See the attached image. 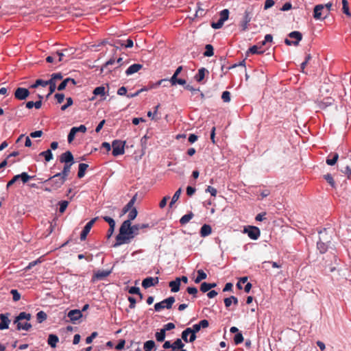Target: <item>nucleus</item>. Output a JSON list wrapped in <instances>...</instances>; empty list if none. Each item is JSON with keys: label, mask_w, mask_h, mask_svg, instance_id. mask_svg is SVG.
I'll use <instances>...</instances> for the list:
<instances>
[{"label": "nucleus", "mask_w": 351, "mask_h": 351, "mask_svg": "<svg viewBox=\"0 0 351 351\" xmlns=\"http://www.w3.org/2000/svg\"><path fill=\"white\" fill-rule=\"evenodd\" d=\"M210 290L209 289V283L208 282H202L200 286V291L203 293H206Z\"/></svg>", "instance_id": "338daca9"}, {"label": "nucleus", "mask_w": 351, "mask_h": 351, "mask_svg": "<svg viewBox=\"0 0 351 351\" xmlns=\"http://www.w3.org/2000/svg\"><path fill=\"white\" fill-rule=\"evenodd\" d=\"M324 179L330 184L332 187L335 186V182L332 176L329 173L324 175Z\"/></svg>", "instance_id": "6e6d98bb"}, {"label": "nucleus", "mask_w": 351, "mask_h": 351, "mask_svg": "<svg viewBox=\"0 0 351 351\" xmlns=\"http://www.w3.org/2000/svg\"><path fill=\"white\" fill-rule=\"evenodd\" d=\"M159 282L158 277H147L145 278L142 282V286L144 289H148L151 287H154L157 285Z\"/></svg>", "instance_id": "4468645a"}, {"label": "nucleus", "mask_w": 351, "mask_h": 351, "mask_svg": "<svg viewBox=\"0 0 351 351\" xmlns=\"http://www.w3.org/2000/svg\"><path fill=\"white\" fill-rule=\"evenodd\" d=\"M97 335H98V333H97V332H92V333H91V335H90L89 337H86V343L87 344H90V343H91L93 342V339H94L95 337H97Z\"/></svg>", "instance_id": "e2e57ef3"}, {"label": "nucleus", "mask_w": 351, "mask_h": 351, "mask_svg": "<svg viewBox=\"0 0 351 351\" xmlns=\"http://www.w3.org/2000/svg\"><path fill=\"white\" fill-rule=\"evenodd\" d=\"M334 102V99L331 97H326L323 100L319 101V107L321 109H324L327 108L328 106H331Z\"/></svg>", "instance_id": "b1692460"}, {"label": "nucleus", "mask_w": 351, "mask_h": 351, "mask_svg": "<svg viewBox=\"0 0 351 351\" xmlns=\"http://www.w3.org/2000/svg\"><path fill=\"white\" fill-rule=\"evenodd\" d=\"M288 36L290 38H293L295 40H291L288 38H286L285 40V43L287 45H289V46L292 45L297 46V45H298L300 41L302 39V34L300 32H298V31L291 32V33L289 34Z\"/></svg>", "instance_id": "1a4fd4ad"}, {"label": "nucleus", "mask_w": 351, "mask_h": 351, "mask_svg": "<svg viewBox=\"0 0 351 351\" xmlns=\"http://www.w3.org/2000/svg\"><path fill=\"white\" fill-rule=\"evenodd\" d=\"M66 180L60 176V174L56 173L54 176L49 178L47 180L41 181V182L49 184L50 185V187H45L44 189L45 191L51 192L60 189L64 184Z\"/></svg>", "instance_id": "f257e3e1"}, {"label": "nucleus", "mask_w": 351, "mask_h": 351, "mask_svg": "<svg viewBox=\"0 0 351 351\" xmlns=\"http://www.w3.org/2000/svg\"><path fill=\"white\" fill-rule=\"evenodd\" d=\"M67 316L71 322L75 323L76 321L79 320L82 317V313L80 310L73 309L68 313Z\"/></svg>", "instance_id": "f3484780"}, {"label": "nucleus", "mask_w": 351, "mask_h": 351, "mask_svg": "<svg viewBox=\"0 0 351 351\" xmlns=\"http://www.w3.org/2000/svg\"><path fill=\"white\" fill-rule=\"evenodd\" d=\"M181 193H182V189L181 188L178 189L176 191V193H174L173 196L172 197L171 201V202L169 204V206L170 207H172L173 204L178 201V199H179V197H180V196L181 195Z\"/></svg>", "instance_id": "e433bc0d"}, {"label": "nucleus", "mask_w": 351, "mask_h": 351, "mask_svg": "<svg viewBox=\"0 0 351 351\" xmlns=\"http://www.w3.org/2000/svg\"><path fill=\"white\" fill-rule=\"evenodd\" d=\"M212 232V228L210 225L204 224L200 229V235L202 237H206L210 235Z\"/></svg>", "instance_id": "393cba45"}, {"label": "nucleus", "mask_w": 351, "mask_h": 351, "mask_svg": "<svg viewBox=\"0 0 351 351\" xmlns=\"http://www.w3.org/2000/svg\"><path fill=\"white\" fill-rule=\"evenodd\" d=\"M59 341V338L56 335L50 334L49 335L47 343L53 348H56L57 343Z\"/></svg>", "instance_id": "4be33fe9"}, {"label": "nucleus", "mask_w": 351, "mask_h": 351, "mask_svg": "<svg viewBox=\"0 0 351 351\" xmlns=\"http://www.w3.org/2000/svg\"><path fill=\"white\" fill-rule=\"evenodd\" d=\"M93 94L95 95L104 96L105 95V87L102 86L96 87L93 90Z\"/></svg>", "instance_id": "09e8293b"}, {"label": "nucleus", "mask_w": 351, "mask_h": 351, "mask_svg": "<svg viewBox=\"0 0 351 351\" xmlns=\"http://www.w3.org/2000/svg\"><path fill=\"white\" fill-rule=\"evenodd\" d=\"M206 51L204 53V56L206 57H211L214 54V49L213 45L208 44L205 47Z\"/></svg>", "instance_id": "c9c22d12"}, {"label": "nucleus", "mask_w": 351, "mask_h": 351, "mask_svg": "<svg viewBox=\"0 0 351 351\" xmlns=\"http://www.w3.org/2000/svg\"><path fill=\"white\" fill-rule=\"evenodd\" d=\"M19 179L21 180L23 183H26L28 182V180L31 178H34L35 176H29L26 172H23L21 174H19Z\"/></svg>", "instance_id": "a18cd8bd"}, {"label": "nucleus", "mask_w": 351, "mask_h": 351, "mask_svg": "<svg viewBox=\"0 0 351 351\" xmlns=\"http://www.w3.org/2000/svg\"><path fill=\"white\" fill-rule=\"evenodd\" d=\"M10 313H1L0 314V330H5L9 328V324L10 323V319H9Z\"/></svg>", "instance_id": "ddd939ff"}, {"label": "nucleus", "mask_w": 351, "mask_h": 351, "mask_svg": "<svg viewBox=\"0 0 351 351\" xmlns=\"http://www.w3.org/2000/svg\"><path fill=\"white\" fill-rule=\"evenodd\" d=\"M234 341L238 345L243 341V337L241 332H237L234 337Z\"/></svg>", "instance_id": "603ef678"}, {"label": "nucleus", "mask_w": 351, "mask_h": 351, "mask_svg": "<svg viewBox=\"0 0 351 351\" xmlns=\"http://www.w3.org/2000/svg\"><path fill=\"white\" fill-rule=\"evenodd\" d=\"M32 328V324L29 322H25V323H19L17 326V330H29Z\"/></svg>", "instance_id": "ea45409f"}, {"label": "nucleus", "mask_w": 351, "mask_h": 351, "mask_svg": "<svg viewBox=\"0 0 351 351\" xmlns=\"http://www.w3.org/2000/svg\"><path fill=\"white\" fill-rule=\"evenodd\" d=\"M88 167V165L86 163H80L79 165V169H78V173H77V177L79 178H82L85 175V171Z\"/></svg>", "instance_id": "c85d7f7f"}, {"label": "nucleus", "mask_w": 351, "mask_h": 351, "mask_svg": "<svg viewBox=\"0 0 351 351\" xmlns=\"http://www.w3.org/2000/svg\"><path fill=\"white\" fill-rule=\"evenodd\" d=\"M329 14L328 10L326 9L323 4H319L315 6L313 12V17L316 20H323Z\"/></svg>", "instance_id": "39448f33"}, {"label": "nucleus", "mask_w": 351, "mask_h": 351, "mask_svg": "<svg viewBox=\"0 0 351 351\" xmlns=\"http://www.w3.org/2000/svg\"><path fill=\"white\" fill-rule=\"evenodd\" d=\"M116 63V60L114 58H110L109 60H108L101 68V72H104L105 70H106V72L110 73L111 72V69H109L110 66H112Z\"/></svg>", "instance_id": "a878e982"}, {"label": "nucleus", "mask_w": 351, "mask_h": 351, "mask_svg": "<svg viewBox=\"0 0 351 351\" xmlns=\"http://www.w3.org/2000/svg\"><path fill=\"white\" fill-rule=\"evenodd\" d=\"M155 347V342L153 340L147 341L144 343L145 351H152V350Z\"/></svg>", "instance_id": "79ce46f5"}, {"label": "nucleus", "mask_w": 351, "mask_h": 351, "mask_svg": "<svg viewBox=\"0 0 351 351\" xmlns=\"http://www.w3.org/2000/svg\"><path fill=\"white\" fill-rule=\"evenodd\" d=\"M232 302L234 304H237L238 299L235 296H230L224 299V304L226 307H229L232 304Z\"/></svg>", "instance_id": "f704fd0d"}, {"label": "nucleus", "mask_w": 351, "mask_h": 351, "mask_svg": "<svg viewBox=\"0 0 351 351\" xmlns=\"http://www.w3.org/2000/svg\"><path fill=\"white\" fill-rule=\"evenodd\" d=\"M221 99L224 102H229L230 101V93L226 90L222 93Z\"/></svg>", "instance_id": "052dcab7"}, {"label": "nucleus", "mask_w": 351, "mask_h": 351, "mask_svg": "<svg viewBox=\"0 0 351 351\" xmlns=\"http://www.w3.org/2000/svg\"><path fill=\"white\" fill-rule=\"evenodd\" d=\"M138 212L136 208H132L131 210L129 211V214L128 215V219L126 221H130L132 223L137 216Z\"/></svg>", "instance_id": "58836bf2"}, {"label": "nucleus", "mask_w": 351, "mask_h": 351, "mask_svg": "<svg viewBox=\"0 0 351 351\" xmlns=\"http://www.w3.org/2000/svg\"><path fill=\"white\" fill-rule=\"evenodd\" d=\"M229 10L228 9H224L219 12V18L226 21L229 17Z\"/></svg>", "instance_id": "3c124183"}, {"label": "nucleus", "mask_w": 351, "mask_h": 351, "mask_svg": "<svg viewBox=\"0 0 351 351\" xmlns=\"http://www.w3.org/2000/svg\"><path fill=\"white\" fill-rule=\"evenodd\" d=\"M193 216H194L193 213L192 212H190L188 214L183 215L180 218V223L182 225H184V224L187 223L193 217Z\"/></svg>", "instance_id": "2f4dec72"}, {"label": "nucleus", "mask_w": 351, "mask_h": 351, "mask_svg": "<svg viewBox=\"0 0 351 351\" xmlns=\"http://www.w3.org/2000/svg\"><path fill=\"white\" fill-rule=\"evenodd\" d=\"M97 217L92 219L90 221H88L86 226H84V229L82 230L81 234H80V239L82 241H84L86 239L87 234L89 233L92 226L95 223V222L97 221Z\"/></svg>", "instance_id": "f8f14e48"}, {"label": "nucleus", "mask_w": 351, "mask_h": 351, "mask_svg": "<svg viewBox=\"0 0 351 351\" xmlns=\"http://www.w3.org/2000/svg\"><path fill=\"white\" fill-rule=\"evenodd\" d=\"M342 5H343V8H342L343 12L345 14H346L347 16H351V13H350V10H349L348 1L347 0H342Z\"/></svg>", "instance_id": "c03bdc74"}, {"label": "nucleus", "mask_w": 351, "mask_h": 351, "mask_svg": "<svg viewBox=\"0 0 351 351\" xmlns=\"http://www.w3.org/2000/svg\"><path fill=\"white\" fill-rule=\"evenodd\" d=\"M112 273V270H98L94 273L92 281L102 280Z\"/></svg>", "instance_id": "9b49d317"}, {"label": "nucleus", "mask_w": 351, "mask_h": 351, "mask_svg": "<svg viewBox=\"0 0 351 351\" xmlns=\"http://www.w3.org/2000/svg\"><path fill=\"white\" fill-rule=\"evenodd\" d=\"M178 75L173 74L171 77L168 80V82H167V84H171V86H175L177 84V81H178Z\"/></svg>", "instance_id": "69168bd1"}, {"label": "nucleus", "mask_w": 351, "mask_h": 351, "mask_svg": "<svg viewBox=\"0 0 351 351\" xmlns=\"http://www.w3.org/2000/svg\"><path fill=\"white\" fill-rule=\"evenodd\" d=\"M137 195H134L132 198L128 202V203L123 208L122 215L126 214L128 212L132 210L134 207V204L136 200Z\"/></svg>", "instance_id": "6ab92c4d"}, {"label": "nucleus", "mask_w": 351, "mask_h": 351, "mask_svg": "<svg viewBox=\"0 0 351 351\" xmlns=\"http://www.w3.org/2000/svg\"><path fill=\"white\" fill-rule=\"evenodd\" d=\"M125 141H122L121 140L113 141L112 143V155L114 156H117L123 154L125 152Z\"/></svg>", "instance_id": "423d86ee"}, {"label": "nucleus", "mask_w": 351, "mask_h": 351, "mask_svg": "<svg viewBox=\"0 0 351 351\" xmlns=\"http://www.w3.org/2000/svg\"><path fill=\"white\" fill-rule=\"evenodd\" d=\"M341 171L347 175L348 178H351V167L348 166V165H345L344 167H342L341 169Z\"/></svg>", "instance_id": "5fc2aeb1"}, {"label": "nucleus", "mask_w": 351, "mask_h": 351, "mask_svg": "<svg viewBox=\"0 0 351 351\" xmlns=\"http://www.w3.org/2000/svg\"><path fill=\"white\" fill-rule=\"evenodd\" d=\"M60 161L65 164H73V156L70 151H66L62 154L60 157Z\"/></svg>", "instance_id": "2eb2a0df"}, {"label": "nucleus", "mask_w": 351, "mask_h": 351, "mask_svg": "<svg viewBox=\"0 0 351 351\" xmlns=\"http://www.w3.org/2000/svg\"><path fill=\"white\" fill-rule=\"evenodd\" d=\"M156 339L158 342H162L165 341L166 337V332L162 328L159 332L155 334Z\"/></svg>", "instance_id": "473e14b6"}, {"label": "nucleus", "mask_w": 351, "mask_h": 351, "mask_svg": "<svg viewBox=\"0 0 351 351\" xmlns=\"http://www.w3.org/2000/svg\"><path fill=\"white\" fill-rule=\"evenodd\" d=\"M143 68V64H133L128 67V69L125 71V75L127 76L131 75Z\"/></svg>", "instance_id": "a211bd4d"}, {"label": "nucleus", "mask_w": 351, "mask_h": 351, "mask_svg": "<svg viewBox=\"0 0 351 351\" xmlns=\"http://www.w3.org/2000/svg\"><path fill=\"white\" fill-rule=\"evenodd\" d=\"M175 302V298L173 296L169 297L162 301L156 303L154 305V309L156 311H160L162 309L167 308L170 309L172 307L173 304Z\"/></svg>", "instance_id": "0eeeda50"}, {"label": "nucleus", "mask_w": 351, "mask_h": 351, "mask_svg": "<svg viewBox=\"0 0 351 351\" xmlns=\"http://www.w3.org/2000/svg\"><path fill=\"white\" fill-rule=\"evenodd\" d=\"M10 293L12 295L13 300L14 302H17L20 300L21 294L18 292V291L16 289H12Z\"/></svg>", "instance_id": "13d9d810"}, {"label": "nucleus", "mask_w": 351, "mask_h": 351, "mask_svg": "<svg viewBox=\"0 0 351 351\" xmlns=\"http://www.w3.org/2000/svg\"><path fill=\"white\" fill-rule=\"evenodd\" d=\"M206 73H208V70L202 67L198 70L197 74L195 76V79L197 82H201L205 77Z\"/></svg>", "instance_id": "bb28decb"}, {"label": "nucleus", "mask_w": 351, "mask_h": 351, "mask_svg": "<svg viewBox=\"0 0 351 351\" xmlns=\"http://www.w3.org/2000/svg\"><path fill=\"white\" fill-rule=\"evenodd\" d=\"M243 232L247 234V236L252 240H257L261 235V231L259 228L253 226H248L245 227Z\"/></svg>", "instance_id": "6e6552de"}, {"label": "nucleus", "mask_w": 351, "mask_h": 351, "mask_svg": "<svg viewBox=\"0 0 351 351\" xmlns=\"http://www.w3.org/2000/svg\"><path fill=\"white\" fill-rule=\"evenodd\" d=\"M47 85L49 86V93L47 95V97L53 93L56 89V82H52L51 80H47Z\"/></svg>", "instance_id": "8fccbe9b"}, {"label": "nucleus", "mask_w": 351, "mask_h": 351, "mask_svg": "<svg viewBox=\"0 0 351 351\" xmlns=\"http://www.w3.org/2000/svg\"><path fill=\"white\" fill-rule=\"evenodd\" d=\"M47 315L46 313H45L43 311L38 312L36 314V319H37V321L38 323L43 322L47 319Z\"/></svg>", "instance_id": "a19ab883"}, {"label": "nucleus", "mask_w": 351, "mask_h": 351, "mask_svg": "<svg viewBox=\"0 0 351 351\" xmlns=\"http://www.w3.org/2000/svg\"><path fill=\"white\" fill-rule=\"evenodd\" d=\"M171 291L173 293L179 291L180 287V278H176L174 280H172L169 284Z\"/></svg>", "instance_id": "412c9836"}, {"label": "nucleus", "mask_w": 351, "mask_h": 351, "mask_svg": "<svg viewBox=\"0 0 351 351\" xmlns=\"http://www.w3.org/2000/svg\"><path fill=\"white\" fill-rule=\"evenodd\" d=\"M40 156H43L45 158L46 162H49L53 159V154L51 149H47L46 151L42 152L39 154Z\"/></svg>", "instance_id": "c756f323"}, {"label": "nucleus", "mask_w": 351, "mask_h": 351, "mask_svg": "<svg viewBox=\"0 0 351 351\" xmlns=\"http://www.w3.org/2000/svg\"><path fill=\"white\" fill-rule=\"evenodd\" d=\"M131 239L126 230L125 226H121L119 228V233L116 237V243L113 245L114 247H118L122 244L127 243Z\"/></svg>", "instance_id": "7ed1b4c3"}, {"label": "nucleus", "mask_w": 351, "mask_h": 351, "mask_svg": "<svg viewBox=\"0 0 351 351\" xmlns=\"http://www.w3.org/2000/svg\"><path fill=\"white\" fill-rule=\"evenodd\" d=\"M131 224L132 223L130 222V221H124L121 226L123 227L125 226V230H126L128 235H129L132 239L139 234L140 228L138 224H135L134 226H132Z\"/></svg>", "instance_id": "20e7f679"}, {"label": "nucleus", "mask_w": 351, "mask_h": 351, "mask_svg": "<svg viewBox=\"0 0 351 351\" xmlns=\"http://www.w3.org/2000/svg\"><path fill=\"white\" fill-rule=\"evenodd\" d=\"M339 158L338 153H330L326 158V162L327 165L332 166L334 165Z\"/></svg>", "instance_id": "aec40b11"}, {"label": "nucleus", "mask_w": 351, "mask_h": 351, "mask_svg": "<svg viewBox=\"0 0 351 351\" xmlns=\"http://www.w3.org/2000/svg\"><path fill=\"white\" fill-rule=\"evenodd\" d=\"M207 277L206 274L202 269L197 270V276L195 279V283H199L202 280L206 279Z\"/></svg>", "instance_id": "72a5a7b5"}, {"label": "nucleus", "mask_w": 351, "mask_h": 351, "mask_svg": "<svg viewBox=\"0 0 351 351\" xmlns=\"http://www.w3.org/2000/svg\"><path fill=\"white\" fill-rule=\"evenodd\" d=\"M69 82H71L73 85L76 84V81L73 78L67 77L60 84V85L57 88L58 90L60 91L63 90L68 85Z\"/></svg>", "instance_id": "5701e85b"}, {"label": "nucleus", "mask_w": 351, "mask_h": 351, "mask_svg": "<svg viewBox=\"0 0 351 351\" xmlns=\"http://www.w3.org/2000/svg\"><path fill=\"white\" fill-rule=\"evenodd\" d=\"M252 19V13L248 10H246L244 13L243 20L241 23V31L245 32L247 29L248 23L250 22Z\"/></svg>", "instance_id": "dca6fc26"}, {"label": "nucleus", "mask_w": 351, "mask_h": 351, "mask_svg": "<svg viewBox=\"0 0 351 351\" xmlns=\"http://www.w3.org/2000/svg\"><path fill=\"white\" fill-rule=\"evenodd\" d=\"M59 204V212L60 213H63L65 210L66 209L68 205H69V202L68 201H66V200H63V201H60L58 203Z\"/></svg>", "instance_id": "49530a36"}, {"label": "nucleus", "mask_w": 351, "mask_h": 351, "mask_svg": "<svg viewBox=\"0 0 351 351\" xmlns=\"http://www.w3.org/2000/svg\"><path fill=\"white\" fill-rule=\"evenodd\" d=\"M38 86H41L43 87H45L47 86V81L43 80L41 79H38L36 81V82L32 84L30 87L32 88H36Z\"/></svg>", "instance_id": "37998d69"}, {"label": "nucleus", "mask_w": 351, "mask_h": 351, "mask_svg": "<svg viewBox=\"0 0 351 351\" xmlns=\"http://www.w3.org/2000/svg\"><path fill=\"white\" fill-rule=\"evenodd\" d=\"M73 164H65L63 169L61 172L58 173L62 176L63 178H64L66 180L67 179V177L71 171V168Z\"/></svg>", "instance_id": "cd10ccee"}, {"label": "nucleus", "mask_w": 351, "mask_h": 351, "mask_svg": "<svg viewBox=\"0 0 351 351\" xmlns=\"http://www.w3.org/2000/svg\"><path fill=\"white\" fill-rule=\"evenodd\" d=\"M326 231V230L324 229L323 231L319 232V239L317 243V249L322 254H324L326 252L328 249V244L330 242L329 237H328Z\"/></svg>", "instance_id": "f03ea898"}, {"label": "nucleus", "mask_w": 351, "mask_h": 351, "mask_svg": "<svg viewBox=\"0 0 351 351\" xmlns=\"http://www.w3.org/2000/svg\"><path fill=\"white\" fill-rule=\"evenodd\" d=\"M73 104V99L71 97H67L66 98V103L62 106L61 107V110H65L67 108H69V106H72Z\"/></svg>", "instance_id": "bf43d9fd"}, {"label": "nucleus", "mask_w": 351, "mask_h": 351, "mask_svg": "<svg viewBox=\"0 0 351 351\" xmlns=\"http://www.w3.org/2000/svg\"><path fill=\"white\" fill-rule=\"evenodd\" d=\"M19 317H21V319H25L27 321L30 320L32 315L30 313H26V312H21L19 313Z\"/></svg>", "instance_id": "0e129e2a"}, {"label": "nucleus", "mask_w": 351, "mask_h": 351, "mask_svg": "<svg viewBox=\"0 0 351 351\" xmlns=\"http://www.w3.org/2000/svg\"><path fill=\"white\" fill-rule=\"evenodd\" d=\"M14 95L16 99L25 100L29 95V91L27 88L19 87L15 90Z\"/></svg>", "instance_id": "9d476101"}, {"label": "nucleus", "mask_w": 351, "mask_h": 351, "mask_svg": "<svg viewBox=\"0 0 351 351\" xmlns=\"http://www.w3.org/2000/svg\"><path fill=\"white\" fill-rule=\"evenodd\" d=\"M191 332V328H186L182 332V339L185 342H189L188 336L189 335Z\"/></svg>", "instance_id": "864d4df0"}, {"label": "nucleus", "mask_w": 351, "mask_h": 351, "mask_svg": "<svg viewBox=\"0 0 351 351\" xmlns=\"http://www.w3.org/2000/svg\"><path fill=\"white\" fill-rule=\"evenodd\" d=\"M63 77L62 75L60 73H53L51 75V79L49 80H51L53 82H56V80H62Z\"/></svg>", "instance_id": "680f3d73"}, {"label": "nucleus", "mask_w": 351, "mask_h": 351, "mask_svg": "<svg viewBox=\"0 0 351 351\" xmlns=\"http://www.w3.org/2000/svg\"><path fill=\"white\" fill-rule=\"evenodd\" d=\"M261 48V47H258L257 45H253L252 47H251L250 48H249V49L247 50V56L249 54V53H252V54H262L264 53V51L263 50H260L259 49Z\"/></svg>", "instance_id": "7c9ffc66"}, {"label": "nucleus", "mask_w": 351, "mask_h": 351, "mask_svg": "<svg viewBox=\"0 0 351 351\" xmlns=\"http://www.w3.org/2000/svg\"><path fill=\"white\" fill-rule=\"evenodd\" d=\"M71 129L74 130L75 134H77V132L85 133L86 131V128L84 125H80L79 127H73Z\"/></svg>", "instance_id": "4d7b16f0"}, {"label": "nucleus", "mask_w": 351, "mask_h": 351, "mask_svg": "<svg viewBox=\"0 0 351 351\" xmlns=\"http://www.w3.org/2000/svg\"><path fill=\"white\" fill-rule=\"evenodd\" d=\"M224 22L225 21L219 18L217 22L211 23V27L215 29H220L223 25Z\"/></svg>", "instance_id": "de8ad7c7"}, {"label": "nucleus", "mask_w": 351, "mask_h": 351, "mask_svg": "<svg viewBox=\"0 0 351 351\" xmlns=\"http://www.w3.org/2000/svg\"><path fill=\"white\" fill-rule=\"evenodd\" d=\"M172 345L173 350H175L176 349L182 350L184 346V344L182 343L180 339H176V341L172 343Z\"/></svg>", "instance_id": "4c0bfd02"}, {"label": "nucleus", "mask_w": 351, "mask_h": 351, "mask_svg": "<svg viewBox=\"0 0 351 351\" xmlns=\"http://www.w3.org/2000/svg\"><path fill=\"white\" fill-rule=\"evenodd\" d=\"M54 97L58 104H61L64 99V95L63 93H56Z\"/></svg>", "instance_id": "774afa93"}]
</instances>
